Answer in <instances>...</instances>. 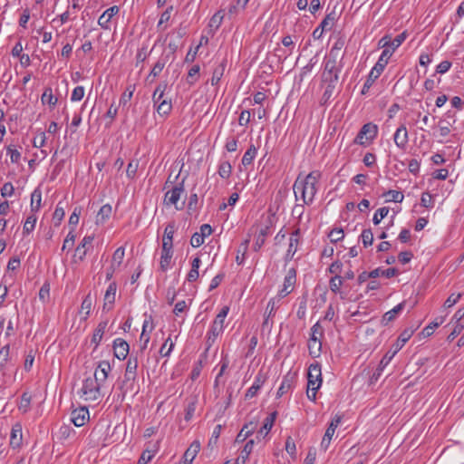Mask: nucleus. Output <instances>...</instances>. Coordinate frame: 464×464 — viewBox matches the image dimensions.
<instances>
[{
	"label": "nucleus",
	"instance_id": "39448f33",
	"mask_svg": "<svg viewBox=\"0 0 464 464\" xmlns=\"http://www.w3.org/2000/svg\"><path fill=\"white\" fill-rule=\"evenodd\" d=\"M185 197L184 181H182L165 193L164 204L167 206L174 205L177 210H181L185 206V200L183 199L180 203L179 200L182 198H185Z\"/></svg>",
	"mask_w": 464,
	"mask_h": 464
},
{
	"label": "nucleus",
	"instance_id": "c9c22d12",
	"mask_svg": "<svg viewBox=\"0 0 464 464\" xmlns=\"http://www.w3.org/2000/svg\"><path fill=\"white\" fill-rule=\"evenodd\" d=\"M124 255H125V250L122 246L118 247L114 251L113 256H112L111 265V268L116 269L117 267H119L121 266V264L123 261Z\"/></svg>",
	"mask_w": 464,
	"mask_h": 464
},
{
	"label": "nucleus",
	"instance_id": "6e6d98bb",
	"mask_svg": "<svg viewBox=\"0 0 464 464\" xmlns=\"http://www.w3.org/2000/svg\"><path fill=\"white\" fill-rule=\"evenodd\" d=\"M407 38V33L404 31L401 34H398L392 41L391 40V49L392 53L405 41Z\"/></svg>",
	"mask_w": 464,
	"mask_h": 464
},
{
	"label": "nucleus",
	"instance_id": "0eeeda50",
	"mask_svg": "<svg viewBox=\"0 0 464 464\" xmlns=\"http://www.w3.org/2000/svg\"><path fill=\"white\" fill-rule=\"evenodd\" d=\"M79 393L85 401H97L101 397V384L93 377H87Z\"/></svg>",
	"mask_w": 464,
	"mask_h": 464
},
{
	"label": "nucleus",
	"instance_id": "37998d69",
	"mask_svg": "<svg viewBox=\"0 0 464 464\" xmlns=\"http://www.w3.org/2000/svg\"><path fill=\"white\" fill-rule=\"evenodd\" d=\"M138 364V357L130 355V357L127 361L125 373L132 374L133 376L137 377Z\"/></svg>",
	"mask_w": 464,
	"mask_h": 464
},
{
	"label": "nucleus",
	"instance_id": "f257e3e1",
	"mask_svg": "<svg viewBox=\"0 0 464 464\" xmlns=\"http://www.w3.org/2000/svg\"><path fill=\"white\" fill-rule=\"evenodd\" d=\"M321 177L322 174L319 170L311 171L304 179L299 175L293 186L296 200L298 199V194H300L304 204H312L318 191Z\"/></svg>",
	"mask_w": 464,
	"mask_h": 464
},
{
	"label": "nucleus",
	"instance_id": "e2e57ef3",
	"mask_svg": "<svg viewBox=\"0 0 464 464\" xmlns=\"http://www.w3.org/2000/svg\"><path fill=\"white\" fill-rule=\"evenodd\" d=\"M175 230H176V225L174 222H169L166 227H165V230H164V235H163V238L162 239H165V240H171L173 241V235L175 233Z\"/></svg>",
	"mask_w": 464,
	"mask_h": 464
},
{
	"label": "nucleus",
	"instance_id": "69168bd1",
	"mask_svg": "<svg viewBox=\"0 0 464 464\" xmlns=\"http://www.w3.org/2000/svg\"><path fill=\"white\" fill-rule=\"evenodd\" d=\"M255 440H249L244 446L243 450L240 452V456L242 459H247L249 455L251 454L253 448H254Z\"/></svg>",
	"mask_w": 464,
	"mask_h": 464
},
{
	"label": "nucleus",
	"instance_id": "e433bc0d",
	"mask_svg": "<svg viewBox=\"0 0 464 464\" xmlns=\"http://www.w3.org/2000/svg\"><path fill=\"white\" fill-rule=\"evenodd\" d=\"M37 218L34 213L32 212L29 215L24 224L23 234L24 236L29 235L35 227Z\"/></svg>",
	"mask_w": 464,
	"mask_h": 464
},
{
	"label": "nucleus",
	"instance_id": "7c9ffc66",
	"mask_svg": "<svg viewBox=\"0 0 464 464\" xmlns=\"http://www.w3.org/2000/svg\"><path fill=\"white\" fill-rule=\"evenodd\" d=\"M344 44L345 38L342 35L338 36L333 47L330 50L328 57L337 60L339 56V52L343 48Z\"/></svg>",
	"mask_w": 464,
	"mask_h": 464
},
{
	"label": "nucleus",
	"instance_id": "5701e85b",
	"mask_svg": "<svg viewBox=\"0 0 464 464\" xmlns=\"http://www.w3.org/2000/svg\"><path fill=\"white\" fill-rule=\"evenodd\" d=\"M116 290H117L116 284L111 283L105 292V295H104L103 309L110 310L111 308V305L115 302Z\"/></svg>",
	"mask_w": 464,
	"mask_h": 464
},
{
	"label": "nucleus",
	"instance_id": "79ce46f5",
	"mask_svg": "<svg viewBox=\"0 0 464 464\" xmlns=\"http://www.w3.org/2000/svg\"><path fill=\"white\" fill-rule=\"evenodd\" d=\"M218 175L224 179H228L232 173V166L228 161H222L218 166Z\"/></svg>",
	"mask_w": 464,
	"mask_h": 464
},
{
	"label": "nucleus",
	"instance_id": "f8f14e48",
	"mask_svg": "<svg viewBox=\"0 0 464 464\" xmlns=\"http://www.w3.org/2000/svg\"><path fill=\"white\" fill-rule=\"evenodd\" d=\"M296 282V270L292 267L287 271L285 276L283 288L279 291V299L289 295Z\"/></svg>",
	"mask_w": 464,
	"mask_h": 464
},
{
	"label": "nucleus",
	"instance_id": "72a5a7b5",
	"mask_svg": "<svg viewBox=\"0 0 464 464\" xmlns=\"http://www.w3.org/2000/svg\"><path fill=\"white\" fill-rule=\"evenodd\" d=\"M334 22H335V13L331 12L325 15V17L323 19V21L320 23V24L318 26L324 32L329 31L334 26Z\"/></svg>",
	"mask_w": 464,
	"mask_h": 464
},
{
	"label": "nucleus",
	"instance_id": "2f4dec72",
	"mask_svg": "<svg viewBox=\"0 0 464 464\" xmlns=\"http://www.w3.org/2000/svg\"><path fill=\"white\" fill-rule=\"evenodd\" d=\"M111 206L109 205V204H105L103 205L98 214H97V217H96V223L97 224H103L104 222H106L109 218L111 217Z\"/></svg>",
	"mask_w": 464,
	"mask_h": 464
},
{
	"label": "nucleus",
	"instance_id": "423d86ee",
	"mask_svg": "<svg viewBox=\"0 0 464 464\" xmlns=\"http://www.w3.org/2000/svg\"><path fill=\"white\" fill-rule=\"evenodd\" d=\"M229 306L225 305L217 314L209 331L208 332V343L210 346L218 338L219 334L223 333L224 330V322L228 314Z\"/></svg>",
	"mask_w": 464,
	"mask_h": 464
},
{
	"label": "nucleus",
	"instance_id": "bf43d9fd",
	"mask_svg": "<svg viewBox=\"0 0 464 464\" xmlns=\"http://www.w3.org/2000/svg\"><path fill=\"white\" fill-rule=\"evenodd\" d=\"M379 276V270H372L370 273L362 272L358 276L357 281L359 285H362L369 278H376Z\"/></svg>",
	"mask_w": 464,
	"mask_h": 464
},
{
	"label": "nucleus",
	"instance_id": "f03ea898",
	"mask_svg": "<svg viewBox=\"0 0 464 464\" xmlns=\"http://www.w3.org/2000/svg\"><path fill=\"white\" fill-rule=\"evenodd\" d=\"M412 329H405L398 337L396 343L392 346V349L388 351L381 360L378 367L373 372L372 379L377 381L382 375L384 368L390 363L394 355L403 347L413 334Z\"/></svg>",
	"mask_w": 464,
	"mask_h": 464
},
{
	"label": "nucleus",
	"instance_id": "9d476101",
	"mask_svg": "<svg viewBox=\"0 0 464 464\" xmlns=\"http://www.w3.org/2000/svg\"><path fill=\"white\" fill-rule=\"evenodd\" d=\"M322 385L321 365L318 362L312 363L308 368L307 387L310 391L318 390Z\"/></svg>",
	"mask_w": 464,
	"mask_h": 464
},
{
	"label": "nucleus",
	"instance_id": "0e129e2a",
	"mask_svg": "<svg viewBox=\"0 0 464 464\" xmlns=\"http://www.w3.org/2000/svg\"><path fill=\"white\" fill-rule=\"evenodd\" d=\"M278 302L279 299L277 301L275 298L269 300L266 310V314H267V317H272L275 315L276 311L278 308Z\"/></svg>",
	"mask_w": 464,
	"mask_h": 464
},
{
	"label": "nucleus",
	"instance_id": "473e14b6",
	"mask_svg": "<svg viewBox=\"0 0 464 464\" xmlns=\"http://www.w3.org/2000/svg\"><path fill=\"white\" fill-rule=\"evenodd\" d=\"M42 193L36 188L31 195V212L35 213L41 208Z\"/></svg>",
	"mask_w": 464,
	"mask_h": 464
},
{
	"label": "nucleus",
	"instance_id": "aec40b11",
	"mask_svg": "<svg viewBox=\"0 0 464 464\" xmlns=\"http://www.w3.org/2000/svg\"><path fill=\"white\" fill-rule=\"evenodd\" d=\"M129 344L121 338H117L113 342L114 355L119 360H124L129 353Z\"/></svg>",
	"mask_w": 464,
	"mask_h": 464
},
{
	"label": "nucleus",
	"instance_id": "4c0bfd02",
	"mask_svg": "<svg viewBox=\"0 0 464 464\" xmlns=\"http://www.w3.org/2000/svg\"><path fill=\"white\" fill-rule=\"evenodd\" d=\"M256 152L257 150L256 146L254 144H251L242 158V164L244 166L250 165L253 162V160L255 159Z\"/></svg>",
	"mask_w": 464,
	"mask_h": 464
},
{
	"label": "nucleus",
	"instance_id": "ea45409f",
	"mask_svg": "<svg viewBox=\"0 0 464 464\" xmlns=\"http://www.w3.org/2000/svg\"><path fill=\"white\" fill-rule=\"evenodd\" d=\"M41 101L44 104L47 103L51 106H54L57 103L58 99L53 95L52 88L48 87L45 88L42 94Z\"/></svg>",
	"mask_w": 464,
	"mask_h": 464
},
{
	"label": "nucleus",
	"instance_id": "412c9836",
	"mask_svg": "<svg viewBox=\"0 0 464 464\" xmlns=\"http://www.w3.org/2000/svg\"><path fill=\"white\" fill-rule=\"evenodd\" d=\"M257 426L256 421H250L243 426L239 433L237 434L235 442H244L250 435L254 433Z\"/></svg>",
	"mask_w": 464,
	"mask_h": 464
},
{
	"label": "nucleus",
	"instance_id": "a19ab883",
	"mask_svg": "<svg viewBox=\"0 0 464 464\" xmlns=\"http://www.w3.org/2000/svg\"><path fill=\"white\" fill-rule=\"evenodd\" d=\"M292 387V378L286 375L283 378L280 387L277 390V397H282L284 394L288 392Z\"/></svg>",
	"mask_w": 464,
	"mask_h": 464
},
{
	"label": "nucleus",
	"instance_id": "4468645a",
	"mask_svg": "<svg viewBox=\"0 0 464 464\" xmlns=\"http://www.w3.org/2000/svg\"><path fill=\"white\" fill-rule=\"evenodd\" d=\"M89 419V410L86 407L75 409L71 413V420L76 427L83 426Z\"/></svg>",
	"mask_w": 464,
	"mask_h": 464
},
{
	"label": "nucleus",
	"instance_id": "2eb2a0df",
	"mask_svg": "<svg viewBox=\"0 0 464 464\" xmlns=\"http://www.w3.org/2000/svg\"><path fill=\"white\" fill-rule=\"evenodd\" d=\"M136 378L137 377L132 374L124 372L123 379L119 381L118 383V388L121 391L122 398H124L128 392L134 391Z\"/></svg>",
	"mask_w": 464,
	"mask_h": 464
},
{
	"label": "nucleus",
	"instance_id": "774afa93",
	"mask_svg": "<svg viewBox=\"0 0 464 464\" xmlns=\"http://www.w3.org/2000/svg\"><path fill=\"white\" fill-rule=\"evenodd\" d=\"M84 96V88L82 86H77L73 89L72 95H71V101L72 102H79L81 101Z\"/></svg>",
	"mask_w": 464,
	"mask_h": 464
},
{
	"label": "nucleus",
	"instance_id": "a211bd4d",
	"mask_svg": "<svg viewBox=\"0 0 464 464\" xmlns=\"http://www.w3.org/2000/svg\"><path fill=\"white\" fill-rule=\"evenodd\" d=\"M120 12V8L117 5H113L103 12V14L98 19V24L104 30L110 29V21Z\"/></svg>",
	"mask_w": 464,
	"mask_h": 464
},
{
	"label": "nucleus",
	"instance_id": "f704fd0d",
	"mask_svg": "<svg viewBox=\"0 0 464 464\" xmlns=\"http://www.w3.org/2000/svg\"><path fill=\"white\" fill-rule=\"evenodd\" d=\"M166 88H167L166 83H160L155 89L153 95H152V101H153L155 108L162 100H165L164 92H165Z\"/></svg>",
	"mask_w": 464,
	"mask_h": 464
},
{
	"label": "nucleus",
	"instance_id": "09e8293b",
	"mask_svg": "<svg viewBox=\"0 0 464 464\" xmlns=\"http://www.w3.org/2000/svg\"><path fill=\"white\" fill-rule=\"evenodd\" d=\"M31 395L28 392H24L18 405V409L23 412H27L30 409Z\"/></svg>",
	"mask_w": 464,
	"mask_h": 464
},
{
	"label": "nucleus",
	"instance_id": "338daca9",
	"mask_svg": "<svg viewBox=\"0 0 464 464\" xmlns=\"http://www.w3.org/2000/svg\"><path fill=\"white\" fill-rule=\"evenodd\" d=\"M7 154L10 155L11 162L18 163L21 159V153L12 145L8 146Z\"/></svg>",
	"mask_w": 464,
	"mask_h": 464
},
{
	"label": "nucleus",
	"instance_id": "a18cd8bd",
	"mask_svg": "<svg viewBox=\"0 0 464 464\" xmlns=\"http://www.w3.org/2000/svg\"><path fill=\"white\" fill-rule=\"evenodd\" d=\"M172 109L170 101L162 100L156 107L158 113L161 116L168 115Z\"/></svg>",
	"mask_w": 464,
	"mask_h": 464
},
{
	"label": "nucleus",
	"instance_id": "5fc2aeb1",
	"mask_svg": "<svg viewBox=\"0 0 464 464\" xmlns=\"http://www.w3.org/2000/svg\"><path fill=\"white\" fill-rule=\"evenodd\" d=\"M173 252H163L161 251L160 266L162 271H166L170 264Z\"/></svg>",
	"mask_w": 464,
	"mask_h": 464
},
{
	"label": "nucleus",
	"instance_id": "6e6552de",
	"mask_svg": "<svg viewBox=\"0 0 464 464\" xmlns=\"http://www.w3.org/2000/svg\"><path fill=\"white\" fill-rule=\"evenodd\" d=\"M323 335V328L317 322L311 328V336L308 341V350L312 357L316 358L321 354L322 343L320 337Z\"/></svg>",
	"mask_w": 464,
	"mask_h": 464
},
{
	"label": "nucleus",
	"instance_id": "bb28decb",
	"mask_svg": "<svg viewBox=\"0 0 464 464\" xmlns=\"http://www.w3.org/2000/svg\"><path fill=\"white\" fill-rule=\"evenodd\" d=\"M22 427L20 424H15L13 426L10 434V445L13 448H17L21 445L22 442Z\"/></svg>",
	"mask_w": 464,
	"mask_h": 464
},
{
	"label": "nucleus",
	"instance_id": "680f3d73",
	"mask_svg": "<svg viewBox=\"0 0 464 464\" xmlns=\"http://www.w3.org/2000/svg\"><path fill=\"white\" fill-rule=\"evenodd\" d=\"M9 345H5L0 349V371L3 370L4 366L7 362L9 359Z\"/></svg>",
	"mask_w": 464,
	"mask_h": 464
},
{
	"label": "nucleus",
	"instance_id": "cd10ccee",
	"mask_svg": "<svg viewBox=\"0 0 464 464\" xmlns=\"http://www.w3.org/2000/svg\"><path fill=\"white\" fill-rule=\"evenodd\" d=\"M106 327H107V321H102L95 328L92 337V340H91L92 343H93L95 345V348L98 347V345L100 344V343L102 339V336L105 333Z\"/></svg>",
	"mask_w": 464,
	"mask_h": 464
},
{
	"label": "nucleus",
	"instance_id": "58836bf2",
	"mask_svg": "<svg viewBox=\"0 0 464 464\" xmlns=\"http://www.w3.org/2000/svg\"><path fill=\"white\" fill-rule=\"evenodd\" d=\"M335 430L332 429V427H328L325 430V433L322 439L320 448L322 450L326 451L331 444V440L333 436L334 435Z\"/></svg>",
	"mask_w": 464,
	"mask_h": 464
},
{
	"label": "nucleus",
	"instance_id": "a878e982",
	"mask_svg": "<svg viewBox=\"0 0 464 464\" xmlns=\"http://www.w3.org/2000/svg\"><path fill=\"white\" fill-rule=\"evenodd\" d=\"M227 59L223 58L222 61L217 65L214 69L212 77H211V84L217 85L224 75L226 66H227Z\"/></svg>",
	"mask_w": 464,
	"mask_h": 464
},
{
	"label": "nucleus",
	"instance_id": "ddd939ff",
	"mask_svg": "<svg viewBox=\"0 0 464 464\" xmlns=\"http://www.w3.org/2000/svg\"><path fill=\"white\" fill-rule=\"evenodd\" d=\"M94 239V236H85L81 243L77 246L74 253V259L78 258L79 261H82L86 256L88 251L92 248V241Z\"/></svg>",
	"mask_w": 464,
	"mask_h": 464
},
{
	"label": "nucleus",
	"instance_id": "c85d7f7f",
	"mask_svg": "<svg viewBox=\"0 0 464 464\" xmlns=\"http://www.w3.org/2000/svg\"><path fill=\"white\" fill-rule=\"evenodd\" d=\"M300 229L295 230L290 237L289 246L287 249L286 256L292 258L296 252L297 245L299 241Z\"/></svg>",
	"mask_w": 464,
	"mask_h": 464
},
{
	"label": "nucleus",
	"instance_id": "49530a36",
	"mask_svg": "<svg viewBox=\"0 0 464 464\" xmlns=\"http://www.w3.org/2000/svg\"><path fill=\"white\" fill-rule=\"evenodd\" d=\"M444 322V317H439L436 318L434 322L430 323L429 325H427L423 331L422 334L425 336H430L433 334L434 330L439 327L442 323Z\"/></svg>",
	"mask_w": 464,
	"mask_h": 464
},
{
	"label": "nucleus",
	"instance_id": "b1692460",
	"mask_svg": "<svg viewBox=\"0 0 464 464\" xmlns=\"http://www.w3.org/2000/svg\"><path fill=\"white\" fill-rule=\"evenodd\" d=\"M404 305L405 303L401 302L392 310L386 312L382 318V324L387 325L389 323L392 322L396 316L403 310Z\"/></svg>",
	"mask_w": 464,
	"mask_h": 464
},
{
	"label": "nucleus",
	"instance_id": "3c124183",
	"mask_svg": "<svg viewBox=\"0 0 464 464\" xmlns=\"http://www.w3.org/2000/svg\"><path fill=\"white\" fill-rule=\"evenodd\" d=\"M389 208L382 207L376 210L373 215L372 222L374 225H379L381 221L388 215Z\"/></svg>",
	"mask_w": 464,
	"mask_h": 464
},
{
	"label": "nucleus",
	"instance_id": "4be33fe9",
	"mask_svg": "<svg viewBox=\"0 0 464 464\" xmlns=\"http://www.w3.org/2000/svg\"><path fill=\"white\" fill-rule=\"evenodd\" d=\"M265 376L261 372H258L255 378L253 384L246 392V399H251L255 397L257 394L258 391L263 386V384L265 383Z\"/></svg>",
	"mask_w": 464,
	"mask_h": 464
},
{
	"label": "nucleus",
	"instance_id": "c756f323",
	"mask_svg": "<svg viewBox=\"0 0 464 464\" xmlns=\"http://www.w3.org/2000/svg\"><path fill=\"white\" fill-rule=\"evenodd\" d=\"M93 303V298L92 297L91 293H89L82 300L81 304L80 314H83L82 319L86 320L91 313L92 306Z\"/></svg>",
	"mask_w": 464,
	"mask_h": 464
},
{
	"label": "nucleus",
	"instance_id": "393cba45",
	"mask_svg": "<svg viewBox=\"0 0 464 464\" xmlns=\"http://www.w3.org/2000/svg\"><path fill=\"white\" fill-rule=\"evenodd\" d=\"M199 450H200L199 441L194 440L190 444V446L187 449V450L185 451L184 456H183V460L188 464H191Z\"/></svg>",
	"mask_w": 464,
	"mask_h": 464
},
{
	"label": "nucleus",
	"instance_id": "20e7f679",
	"mask_svg": "<svg viewBox=\"0 0 464 464\" xmlns=\"http://www.w3.org/2000/svg\"><path fill=\"white\" fill-rule=\"evenodd\" d=\"M342 70L341 61L326 57L324 63V71L322 72V82L324 83L336 84L339 80V73Z\"/></svg>",
	"mask_w": 464,
	"mask_h": 464
},
{
	"label": "nucleus",
	"instance_id": "864d4df0",
	"mask_svg": "<svg viewBox=\"0 0 464 464\" xmlns=\"http://www.w3.org/2000/svg\"><path fill=\"white\" fill-rule=\"evenodd\" d=\"M362 242L364 247H368L369 246H372L373 242V234L372 231L368 229H363L361 235Z\"/></svg>",
	"mask_w": 464,
	"mask_h": 464
},
{
	"label": "nucleus",
	"instance_id": "052dcab7",
	"mask_svg": "<svg viewBox=\"0 0 464 464\" xmlns=\"http://www.w3.org/2000/svg\"><path fill=\"white\" fill-rule=\"evenodd\" d=\"M174 347L173 342L169 337L160 349V353L161 356L166 357L169 356Z\"/></svg>",
	"mask_w": 464,
	"mask_h": 464
},
{
	"label": "nucleus",
	"instance_id": "7ed1b4c3",
	"mask_svg": "<svg viewBox=\"0 0 464 464\" xmlns=\"http://www.w3.org/2000/svg\"><path fill=\"white\" fill-rule=\"evenodd\" d=\"M392 55V51H390L389 49H385L382 51L381 56L379 57L377 63L372 68L363 86L362 89V94H366L373 82L376 79L380 77L383 70L385 69L386 65L388 64V62Z\"/></svg>",
	"mask_w": 464,
	"mask_h": 464
},
{
	"label": "nucleus",
	"instance_id": "de8ad7c7",
	"mask_svg": "<svg viewBox=\"0 0 464 464\" xmlns=\"http://www.w3.org/2000/svg\"><path fill=\"white\" fill-rule=\"evenodd\" d=\"M72 433H75L73 429H72L69 425H62L59 428L56 435L59 440H63L69 439Z\"/></svg>",
	"mask_w": 464,
	"mask_h": 464
},
{
	"label": "nucleus",
	"instance_id": "603ef678",
	"mask_svg": "<svg viewBox=\"0 0 464 464\" xmlns=\"http://www.w3.org/2000/svg\"><path fill=\"white\" fill-rule=\"evenodd\" d=\"M223 21V14L221 12H217L209 20L208 26L214 31L218 30Z\"/></svg>",
	"mask_w": 464,
	"mask_h": 464
},
{
	"label": "nucleus",
	"instance_id": "f3484780",
	"mask_svg": "<svg viewBox=\"0 0 464 464\" xmlns=\"http://www.w3.org/2000/svg\"><path fill=\"white\" fill-rule=\"evenodd\" d=\"M111 371V364L108 361H102L95 369L93 378L100 383H103L108 378L109 372Z\"/></svg>",
	"mask_w": 464,
	"mask_h": 464
},
{
	"label": "nucleus",
	"instance_id": "6ab92c4d",
	"mask_svg": "<svg viewBox=\"0 0 464 464\" xmlns=\"http://www.w3.org/2000/svg\"><path fill=\"white\" fill-rule=\"evenodd\" d=\"M276 416L277 412L273 411L265 419L263 426L260 428L256 434V439L258 440H260L262 438H265L269 433L272 427L274 426Z\"/></svg>",
	"mask_w": 464,
	"mask_h": 464
},
{
	"label": "nucleus",
	"instance_id": "9b49d317",
	"mask_svg": "<svg viewBox=\"0 0 464 464\" xmlns=\"http://www.w3.org/2000/svg\"><path fill=\"white\" fill-rule=\"evenodd\" d=\"M456 122V113L452 111H448L444 118L439 121V130L441 137L448 136L451 130V126Z\"/></svg>",
	"mask_w": 464,
	"mask_h": 464
},
{
	"label": "nucleus",
	"instance_id": "4d7b16f0",
	"mask_svg": "<svg viewBox=\"0 0 464 464\" xmlns=\"http://www.w3.org/2000/svg\"><path fill=\"white\" fill-rule=\"evenodd\" d=\"M267 235V228L261 229L258 236L256 237V240L254 244V250L258 251L262 246L265 244L266 237Z\"/></svg>",
	"mask_w": 464,
	"mask_h": 464
},
{
	"label": "nucleus",
	"instance_id": "13d9d810",
	"mask_svg": "<svg viewBox=\"0 0 464 464\" xmlns=\"http://www.w3.org/2000/svg\"><path fill=\"white\" fill-rule=\"evenodd\" d=\"M166 60L165 59H160L158 62L154 64L152 67L149 76H153L154 78L159 76L160 72H162L163 68L165 67Z\"/></svg>",
	"mask_w": 464,
	"mask_h": 464
},
{
	"label": "nucleus",
	"instance_id": "c03bdc74",
	"mask_svg": "<svg viewBox=\"0 0 464 464\" xmlns=\"http://www.w3.org/2000/svg\"><path fill=\"white\" fill-rule=\"evenodd\" d=\"M196 406H197V400L196 398H191L187 406H186V409H185V420L186 421H189L193 416H194V413L196 411Z\"/></svg>",
	"mask_w": 464,
	"mask_h": 464
},
{
	"label": "nucleus",
	"instance_id": "8fccbe9b",
	"mask_svg": "<svg viewBox=\"0 0 464 464\" xmlns=\"http://www.w3.org/2000/svg\"><path fill=\"white\" fill-rule=\"evenodd\" d=\"M343 285V278L340 276H335L331 278L329 282V286L332 292L334 294H342L341 286Z\"/></svg>",
	"mask_w": 464,
	"mask_h": 464
},
{
	"label": "nucleus",
	"instance_id": "dca6fc26",
	"mask_svg": "<svg viewBox=\"0 0 464 464\" xmlns=\"http://www.w3.org/2000/svg\"><path fill=\"white\" fill-rule=\"evenodd\" d=\"M393 140L399 149L402 150L406 149L409 141V135L405 125L402 124L396 130L393 135Z\"/></svg>",
	"mask_w": 464,
	"mask_h": 464
},
{
	"label": "nucleus",
	"instance_id": "1a4fd4ad",
	"mask_svg": "<svg viewBox=\"0 0 464 464\" xmlns=\"http://www.w3.org/2000/svg\"><path fill=\"white\" fill-rule=\"evenodd\" d=\"M378 127L376 124L365 123L354 139V142L359 145H366L372 142L377 136Z\"/></svg>",
	"mask_w": 464,
	"mask_h": 464
}]
</instances>
